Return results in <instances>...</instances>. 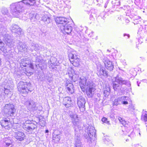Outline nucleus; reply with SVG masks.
I'll list each match as a JSON object with an SVG mask.
<instances>
[{"mask_svg":"<svg viewBox=\"0 0 147 147\" xmlns=\"http://www.w3.org/2000/svg\"><path fill=\"white\" fill-rule=\"evenodd\" d=\"M88 76H82L80 78L79 85L82 91L84 92L85 90L88 97H92L95 90V86L93 82L88 80Z\"/></svg>","mask_w":147,"mask_h":147,"instance_id":"nucleus-1","label":"nucleus"},{"mask_svg":"<svg viewBox=\"0 0 147 147\" xmlns=\"http://www.w3.org/2000/svg\"><path fill=\"white\" fill-rule=\"evenodd\" d=\"M70 116L72 123L74 126V128L75 132L74 138L75 147H82L80 135L78 134L77 133V132L80 130V129H81L82 124L76 114L70 115Z\"/></svg>","mask_w":147,"mask_h":147,"instance_id":"nucleus-2","label":"nucleus"},{"mask_svg":"<svg viewBox=\"0 0 147 147\" xmlns=\"http://www.w3.org/2000/svg\"><path fill=\"white\" fill-rule=\"evenodd\" d=\"M24 4L29 6V0H23L10 5L11 11L14 17L18 18L21 14L24 9Z\"/></svg>","mask_w":147,"mask_h":147,"instance_id":"nucleus-3","label":"nucleus"},{"mask_svg":"<svg viewBox=\"0 0 147 147\" xmlns=\"http://www.w3.org/2000/svg\"><path fill=\"white\" fill-rule=\"evenodd\" d=\"M31 84L30 82H20L17 85L18 91L21 94H27L29 91L31 92Z\"/></svg>","mask_w":147,"mask_h":147,"instance_id":"nucleus-4","label":"nucleus"},{"mask_svg":"<svg viewBox=\"0 0 147 147\" xmlns=\"http://www.w3.org/2000/svg\"><path fill=\"white\" fill-rule=\"evenodd\" d=\"M96 131L94 127L92 126H89L84 134V136L88 142H91L92 140H94L96 136Z\"/></svg>","mask_w":147,"mask_h":147,"instance_id":"nucleus-5","label":"nucleus"},{"mask_svg":"<svg viewBox=\"0 0 147 147\" xmlns=\"http://www.w3.org/2000/svg\"><path fill=\"white\" fill-rule=\"evenodd\" d=\"M3 111L4 113L11 116H13L16 109L13 105L9 103L5 105L4 107Z\"/></svg>","mask_w":147,"mask_h":147,"instance_id":"nucleus-6","label":"nucleus"},{"mask_svg":"<svg viewBox=\"0 0 147 147\" xmlns=\"http://www.w3.org/2000/svg\"><path fill=\"white\" fill-rule=\"evenodd\" d=\"M68 57L70 61L74 66L77 67L79 65L80 59L76 55L70 53L69 54Z\"/></svg>","mask_w":147,"mask_h":147,"instance_id":"nucleus-7","label":"nucleus"},{"mask_svg":"<svg viewBox=\"0 0 147 147\" xmlns=\"http://www.w3.org/2000/svg\"><path fill=\"white\" fill-rule=\"evenodd\" d=\"M35 62L42 70L46 68L47 66V62L40 55L37 56L36 57Z\"/></svg>","mask_w":147,"mask_h":147,"instance_id":"nucleus-8","label":"nucleus"},{"mask_svg":"<svg viewBox=\"0 0 147 147\" xmlns=\"http://www.w3.org/2000/svg\"><path fill=\"white\" fill-rule=\"evenodd\" d=\"M77 102L80 111L84 112L85 110V104L86 102L85 98L82 96H79L78 98Z\"/></svg>","mask_w":147,"mask_h":147,"instance_id":"nucleus-9","label":"nucleus"},{"mask_svg":"<svg viewBox=\"0 0 147 147\" xmlns=\"http://www.w3.org/2000/svg\"><path fill=\"white\" fill-rule=\"evenodd\" d=\"M3 36V40L4 42L7 46H8L10 48H11L13 46V42L11 36L7 34H2Z\"/></svg>","mask_w":147,"mask_h":147,"instance_id":"nucleus-10","label":"nucleus"},{"mask_svg":"<svg viewBox=\"0 0 147 147\" xmlns=\"http://www.w3.org/2000/svg\"><path fill=\"white\" fill-rule=\"evenodd\" d=\"M60 28L63 34L70 33L72 30V27L68 22L67 23L65 24L64 25H61L60 26Z\"/></svg>","mask_w":147,"mask_h":147,"instance_id":"nucleus-11","label":"nucleus"},{"mask_svg":"<svg viewBox=\"0 0 147 147\" xmlns=\"http://www.w3.org/2000/svg\"><path fill=\"white\" fill-rule=\"evenodd\" d=\"M24 104L29 110L34 111L37 109L35 102L30 98H28Z\"/></svg>","mask_w":147,"mask_h":147,"instance_id":"nucleus-12","label":"nucleus"},{"mask_svg":"<svg viewBox=\"0 0 147 147\" xmlns=\"http://www.w3.org/2000/svg\"><path fill=\"white\" fill-rule=\"evenodd\" d=\"M115 82L121 85H125L128 87L130 86L131 84L129 81L124 80L121 77L117 76L115 78Z\"/></svg>","mask_w":147,"mask_h":147,"instance_id":"nucleus-13","label":"nucleus"},{"mask_svg":"<svg viewBox=\"0 0 147 147\" xmlns=\"http://www.w3.org/2000/svg\"><path fill=\"white\" fill-rule=\"evenodd\" d=\"M102 61L104 63L105 67L110 71H112L114 68V65L112 61L109 60L107 57H104Z\"/></svg>","mask_w":147,"mask_h":147,"instance_id":"nucleus-14","label":"nucleus"},{"mask_svg":"<svg viewBox=\"0 0 147 147\" xmlns=\"http://www.w3.org/2000/svg\"><path fill=\"white\" fill-rule=\"evenodd\" d=\"M65 86L67 91L69 94H72L74 92V85L69 80L66 81Z\"/></svg>","mask_w":147,"mask_h":147,"instance_id":"nucleus-15","label":"nucleus"},{"mask_svg":"<svg viewBox=\"0 0 147 147\" xmlns=\"http://www.w3.org/2000/svg\"><path fill=\"white\" fill-rule=\"evenodd\" d=\"M10 29L12 32L18 35H21L22 34V29L16 24H13L10 27Z\"/></svg>","mask_w":147,"mask_h":147,"instance_id":"nucleus-16","label":"nucleus"},{"mask_svg":"<svg viewBox=\"0 0 147 147\" xmlns=\"http://www.w3.org/2000/svg\"><path fill=\"white\" fill-rule=\"evenodd\" d=\"M115 82V80L113 82V88L115 91H117L119 92H122L124 91V88L122 87V85L118 83H116Z\"/></svg>","mask_w":147,"mask_h":147,"instance_id":"nucleus-17","label":"nucleus"},{"mask_svg":"<svg viewBox=\"0 0 147 147\" xmlns=\"http://www.w3.org/2000/svg\"><path fill=\"white\" fill-rule=\"evenodd\" d=\"M15 137L17 140L20 141H22L25 138V136L23 132L20 131L15 132Z\"/></svg>","mask_w":147,"mask_h":147,"instance_id":"nucleus-18","label":"nucleus"},{"mask_svg":"<svg viewBox=\"0 0 147 147\" xmlns=\"http://www.w3.org/2000/svg\"><path fill=\"white\" fill-rule=\"evenodd\" d=\"M55 21L56 23L58 24L64 25L67 22V18L63 17H57Z\"/></svg>","mask_w":147,"mask_h":147,"instance_id":"nucleus-19","label":"nucleus"},{"mask_svg":"<svg viewBox=\"0 0 147 147\" xmlns=\"http://www.w3.org/2000/svg\"><path fill=\"white\" fill-rule=\"evenodd\" d=\"M63 104L66 108L71 107L72 105V101L70 97H65L63 99Z\"/></svg>","mask_w":147,"mask_h":147,"instance_id":"nucleus-20","label":"nucleus"},{"mask_svg":"<svg viewBox=\"0 0 147 147\" xmlns=\"http://www.w3.org/2000/svg\"><path fill=\"white\" fill-rule=\"evenodd\" d=\"M23 127L25 130L29 132L37 128V126L36 124L33 123V124L31 125L30 126L29 125H23Z\"/></svg>","mask_w":147,"mask_h":147,"instance_id":"nucleus-21","label":"nucleus"},{"mask_svg":"<svg viewBox=\"0 0 147 147\" xmlns=\"http://www.w3.org/2000/svg\"><path fill=\"white\" fill-rule=\"evenodd\" d=\"M98 74L100 76H103L106 77L108 76V72L105 70L104 67H100L99 70L98 72Z\"/></svg>","mask_w":147,"mask_h":147,"instance_id":"nucleus-22","label":"nucleus"},{"mask_svg":"<svg viewBox=\"0 0 147 147\" xmlns=\"http://www.w3.org/2000/svg\"><path fill=\"white\" fill-rule=\"evenodd\" d=\"M18 44L19 45L18 46V47L21 52H23L27 51V47L25 43L20 42Z\"/></svg>","mask_w":147,"mask_h":147,"instance_id":"nucleus-23","label":"nucleus"},{"mask_svg":"<svg viewBox=\"0 0 147 147\" xmlns=\"http://www.w3.org/2000/svg\"><path fill=\"white\" fill-rule=\"evenodd\" d=\"M29 17L32 22H34L37 20L39 15L35 13H31L29 14Z\"/></svg>","mask_w":147,"mask_h":147,"instance_id":"nucleus-24","label":"nucleus"},{"mask_svg":"<svg viewBox=\"0 0 147 147\" xmlns=\"http://www.w3.org/2000/svg\"><path fill=\"white\" fill-rule=\"evenodd\" d=\"M3 140L5 144L6 147H12V141L10 138H5L3 139Z\"/></svg>","mask_w":147,"mask_h":147,"instance_id":"nucleus-25","label":"nucleus"},{"mask_svg":"<svg viewBox=\"0 0 147 147\" xmlns=\"http://www.w3.org/2000/svg\"><path fill=\"white\" fill-rule=\"evenodd\" d=\"M30 46L32 47V48H30V49L28 48V50L31 51H32L33 49L36 51L38 50L39 49V46L37 44L34 43H32L30 45Z\"/></svg>","mask_w":147,"mask_h":147,"instance_id":"nucleus-26","label":"nucleus"},{"mask_svg":"<svg viewBox=\"0 0 147 147\" xmlns=\"http://www.w3.org/2000/svg\"><path fill=\"white\" fill-rule=\"evenodd\" d=\"M42 20L46 24H48L50 23V18L47 15L43 16Z\"/></svg>","mask_w":147,"mask_h":147,"instance_id":"nucleus-27","label":"nucleus"},{"mask_svg":"<svg viewBox=\"0 0 147 147\" xmlns=\"http://www.w3.org/2000/svg\"><path fill=\"white\" fill-rule=\"evenodd\" d=\"M9 119H5L1 121L0 123L2 127H5L9 125Z\"/></svg>","mask_w":147,"mask_h":147,"instance_id":"nucleus-28","label":"nucleus"},{"mask_svg":"<svg viewBox=\"0 0 147 147\" xmlns=\"http://www.w3.org/2000/svg\"><path fill=\"white\" fill-rule=\"evenodd\" d=\"M118 119L123 126L126 127H128L127 124L128 123H129L128 121H125L123 118L119 117H118Z\"/></svg>","mask_w":147,"mask_h":147,"instance_id":"nucleus-29","label":"nucleus"},{"mask_svg":"<svg viewBox=\"0 0 147 147\" xmlns=\"http://www.w3.org/2000/svg\"><path fill=\"white\" fill-rule=\"evenodd\" d=\"M34 122L35 123H36V124H37V123L35 121H34L33 120H27L26 121H25V122L23 123V125H29L30 124H33V123H34Z\"/></svg>","mask_w":147,"mask_h":147,"instance_id":"nucleus-30","label":"nucleus"},{"mask_svg":"<svg viewBox=\"0 0 147 147\" xmlns=\"http://www.w3.org/2000/svg\"><path fill=\"white\" fill-rule=\"evenodd\" d=\"M8 88H9V87ZM4 93L7 95H9V94H11V93L12 92V90L11 89H9L8 88H6L5 87L4 88Z\"/></svg>","mask_w":147,"mask_h":147,"instance_id":"nucleus-31","label":"nucleus"},{"mask_svg":"<svg viewBox=\"0 0 147 147\" xmlns=\"http://www.w3.org/2000/svg\"><path fill=\"white\" fill-rule=\"evenodd\" d=\"M67 72L69 76L72 77L74 73V70L72 67H69L67 69Z\"/></svg>","mask_w":147,"mask_h":147,"instance_id":"nucleus-32","label":"nucleus"},{"mask_svg":"<svg viewBox=\"0 0 147 147\" xmlns=\"http://www.w3.org/2000/svg\"><path fill=\"white\" fill-rule=\"evenodd\" d=\"M118 98L119 100V101L120 102L121 104L124 101V100H127L128 99V97L125 96H123L121 97H119Z\"/></svg>","mask_w":147,"mask_h":147,"instance_id":"nucleus-33","label":"nucleus"},{"mask_svg":"<svg viewBox=\"0 0 147 147\" xmlns=\"http://www.w3.org/2000/svg\"><path fill=\"white\" fill-rule=\"evenodd\" d=\"M141 119L142 120L144 121L145 122L147 123V112H146L145 113L143 114L142 116Z\"/></svg>","mask_w":147,"mask_h":147,"instance_id":"nucleus-34","label":"nucleus"},{"mask_svg":"<svg viewBox=\"0 0 147 147\" xmlns=\"http://www.w3.org/2000/svg\"><path fill=\"white\" fill-rule=\"evenodd\" d=\"M119 98L115 99L113 102V106H117L121 104L120 102L119 101Z\"/></svg>","mask_w":147,"mask_h":147,"instance_id":"nucleus-35","label":"nucleus"},{"mask_svg":"<svg viewBox=\"0 0 147 147\" xmlns=\"http://www.w3.org/2000/svg\"><path fill=\"white\" fill-rule=\"evenodd\" d=\"M1 12L3 14L7 15L8 13V10L7 8L3 7L1 9Z\"/></svg>","mask_w":147,"mask_h":147,"instance_id":"nucleus-36","label":"nucleus"},{"mask_svg":"<svg viewBox=\"0 0 147 147\" xmlns=\"http://www.w3.org/2000/svg\"><path fill=\"white\" fill-rule=\"evenodd\" d=\"M112 3L115 5L118 6L120 5V2L118 0H113L112 1Z\"/></svg>","mask_w":147,"mask_h":147,"instance_id":"nucleus-37","label":"nucleus"},{"mask_svg":"<svg viewBox=\"0 0 147 147\" xmlns=\"http://www.w3.org/2000/svg\"><path fill=\"white\" fill-rule=\"evenodd\" d=\"M102 121L104 123H106L108 125L110 124L109 121L108 120V119L106 118L103 117L102 119Z\"/></svg>","mask_w":147,"mask_h":147,"instance_id":"nucleus-38","label":"nucleus"},{"mask_svg":"<svg viewBox=\"0 0 147 147\" xmlns=\"http://www.w3.org/2000/svg\"><path fill=\"white\" fill-rule=\"evenodd\" d=\"M110 91V90L109 89V91L105 90L104 91V94L105 97H107L109 95Z\"/></svg>","mask_w":147,"mask_h":147,"instance_id":"nucleus-39","label":"nucleus"},{"mask_svg":"<svg viewBox=\"0 0 147 147\" xmlns=\"http://www.w3.org/2000/svg\"><path fill=\"white\" fill-rule=\"evenodd\" d=\"M142 0H135V3L137 5H139L142 4Z\"/></svg>","mask_w":147,"mask_h":147,"instance_id":"nucleus-40","label":"nucleus"},{"mask_svg":"<svg viewBox=\"0 0 147 147\" xmlns=\"http://www.w3.org/2000/svg\"><path fill=\"white\" fill-rule=\"evenodd\" d=\"M29 6H32L36 3L35 0H29Z\"/></svg>","mask_w":147,"mask_h":147,"instance_id":"nucleus-41","label":"nucleus"},{"mask_svg":"<svg viewBox=\"0 0 147 147\" xmlns=\"http://www.w3.org/2000/svg\"><path fill=\"white\" fill-rule=\"evenodd\" d=\"M40 125L41 126H44L45 125V122L43 120H39Z\"/></svg>","mask_w":147,"mask_h":147,"instance_id":"nucleus-42","label":"nucleus"},{"mask_svg":"<svg viewBox=\"0 0 147 147\" xmlns=\"http://www.w3.org/2000/svg\"><path fill=\"white\" fill-rule=\"evenodd\" d=\"M131 133L129 135H128L131 138L133 137L134 135V133L133 132V129H131Z\"/></svg>","mask_w":147,"mask_h":147,"instance_id":"nucleus-43","label":"nucleus"},{"mask_svg":"<svg viewBox=\"0 0 147 147\" xmlns=\"http://www.w3.org/2000/svg\"><path fill=\"white\" fill-rule=\"evenodd\" d=\"M4 45V44L2 41L0 40V49L1 50H2V49H3Z\"/></svg>","mask_w":147,"mask_h":147,"instance_id":"nucleus-44","label":"nucleus"},{"mask_svg":"<svg viewBox=\"0 0 147 147\" xmlns=\"http://www.w3.org/2000/svg\"><path fill=\"white\" fill-rule=\"evenodd\" d=\"M46 78L49 82H51V81L52 80L51 78L49 76H46Z\"/></svg>","mask_w":147,"mask_h":147,"instance_id":"nucleus-45","label":"nucleus"},{"mask_svg":"<svg viewBox=\"0 0 147 147\" xmlns=\"http://www.w3.org/2000/svg\"><path fill=\"white\" fill-rule=\"evenodd\" d=\"M121 104H123L124 105H127L128 104V102L127 101V100H124V101Z\"/></svg>","mask_w":147,"mask_h":147,"instance_id":"nucleus-46","label":"nucleus"},{"mask_svg":"<svg viewBox=\"0 0 147 147\" xmlns=\"http://www.w3.org/2000/svg\"><path fill=\"white\" fill-rule=\"evenodd\" d=\"M24 63H25L26 64H28V65H29V64L31 63L30 61L26 60L24 61Z\"/></svg>","mask_w":147,"mask_h":147,"instance_id":"nucleus-47","label":"nucleus"},{"mask_svg":"<svg viewBox=\"0 0 147 147\" xmlns=\"http://www.w3.org/2000/svg\"><path fill=\"white\" fill-rule=\"evenodd\" d=\"M4 23L3 22H0V28H3V27H4V25H3V24Z\"/></svg>","mask_w":147,"mask_h":147,"instance_id":"nucleus-48","label":"nucleus"},{"mask_svg":"<svg viewBox=\"0 0 147 147\" xmlns=\"http://www.w3.org/2000/svg\"><path fill=\"white\" fill-rule=\"evenodd\" d=\"M127 36L128 38H129V37H130V35H129V34H123V36Z\"/></svg>","mask_w":147,"mask_h":147,"instance_id":"nucleus-49","label":"nucleus"},{"mask_svg":"<svg viewBox=\"0 0 147 147\" xmlns=\"http://www.w3.org/2000/svg\"><path fill=\"white\" fill-rule=\"evenodd\" d=\"M134 24H137L139 23L138 21H137V20H134Z\"/></svg>","mask_w":147,"mask_h":147,"instance_id":"nucleus-50","label":"nucleus"},{"mask_svg":"<svg viewBox=\"0 0 147 147\" xmlns=\"http://www.w3.org/2000/svg\"><path fill=\"white\" fill-rule=\"evenodd\" d=\"M29 67L31 69H33V65L32 64H29Z\"/></svg>","mask_w":147,"mask_h":147,"instance_id":"nucleus-51","label":"nucleus"},{"mask_svg":"<svg viewBox=\"0 0 147 147\" xmlns=\"http://www.w3.org/2000/svg\"><path fill=\"white\" fill-rule=\"evenodd\" d=\"M51 62V60H50L49 61H48V64H50L51 63L52 64V63Z\"/></svg>","mask_w":147,"mask_h":147,"instance_id":"nucleus-52","label":"nucleus"},{"mask_svg":"<svg viewBox=\"0 0 147 147\" xmlns=\"http://www.w3.org/2000/svg\"><path fill=\"white\" fill-rule=\"evenodd\" d=\"M57 138L58 140H57V141H59L60 139V137L58 136H57Z\"/></svg>","mask_w":147,"mask_h":147,"instance_id":"nucleus-53","label":"nucleus"},{"mask_svg":"<svg viewBox=\"0 0 147 147\" xmlns=\"http://www.w3.org/2000/svg\"><path fill=\"white\" fill-rule=\"evenodd\" d=\"M17 75V77L19 78L20 77V74H16Z\"/></svg>","mask_w":147,"mask_h":147,"instance_id":"nucleus-54","label":"nucleus"},{"mask_svg":"<svg viewBox=\"0 0 147 147\" xmlns=\"http://www.w3.org/2000/svg\"><path fill=\"white\" fill-rule=\"evenodd\" d=\"M49 132V130L48 129H46L45 130V133H48Z\"/></svg>","mask_w":147,"mask_h":147,"instance_id":"nucleus-55","label":"nucleus"},{"mask_svg":"<svg viewBox=\"0 0 147 147\" xmlns=\"http://www.w3.org/2000/svg\"><path fill=\"white\" fill-rule=\"evenodd\" d=\"M107 5V3H105V8H106Z\"/></svg>","mask_w":147,"mask_h":147,"instance_id":"nucleus-56","label":"nucleus"},{"mask_svg":"<svg viewBox=\"0 0 147 147\" xmlns=\"http://www.w3.org/2000/svg\"><path fill=\"white\" fill-rule=\"evenodd\" d=\"M1 59L0 58V66L1 65Z\"/></svg>","mask_w":147,"mask_h":147,"instance_id":"nucleus-57","label":"nucleus"},{"mask_svg":"<svg viewBox=\"0 0 147 147\" xmlns=\"http://www.w3.org/2000/svg\"><path fill=\"white\" fill-rule=\"evenodd\" d=\"M1 95L0 94V100H1Z\"/></svg>","mask_w":147,"mask_h":147,"instance_id":"nucleus-58","label":"nucleus"},{"mask_svg":"<svg viewBox=\"0 0 147 147\" xmlns=\"http://www.w3.org/2000/svg\"><path fill=\"white\" fill-rule=\"evenodd\" d=\"M107 51L109 52H110V51H109V50L108 49L107 50Z\"/></svg>","mask_w":147,"mask_h":147,"instance_id":"nucleus-59","label":"nucleus"},{"mask_svg":"<svg viewBox=\"0 0 147 147\" xmlns=\"http://www.w3.org/2000/svg\"><path fill=\"white\" fill-rule=\"evenodd\" d=\"M97 95H98V96H100V94H97Z\"/></svg>","mask_w":147,"mask_h":147,"instance_id":"nucleus-60","label":"nucleus"},{"mask_svg":"<svg viewBox=\"0 0 147 147\" xmlns=\"http://www.w3.org/2000/svg\"><path fill=\"white\" fill-rule=\"evenodd\" d=\"M137 84H138V86H139V84H138V82H137Z\"/></svg>","mask_w":147,"mask_h":147,"instance_id":"nucleus-61","label":"nucleus"},{"mask_svg":"<svg viewBox=\"0 0 147 147\" xmlns=\"http://www.w3.org/2000/svg\"><path fill=\"white\" fill-rule=\"evenodd\" d=\"M24 66H25V67H26V65H23Z\"/></svg>","mask_w":147,"mask_h":147,"instance_id":"nucleus-62","label":"nucleus"},{"mask_svg":"<svg viewBox=\"0 0 147 147\" xmlns=\"http://www.w3.org/2000/svg\"><path fill=\"white\" fill-rule=\"evenodd\" d=\"M126 131L127 132H129V131H128L127 130H126Z\"/></svg>","mask_w":147,"mask_h":147,"instance_id":"nucleus-63","label":"nucleus"},{"mask_svg":"<svg viewBox=\"0 0 147 147\" xmlns=\"http://www.w3.org/2000/svg\"><path fill=\"white\" fill-rule=\"evenodd\" d=\"M139 134L140 136V132L139 133Z\"/></svg>","mask_w":147,"mask_h":147,"instance_id":"nucleus-64","label":"nucleus"}]
</instances>
